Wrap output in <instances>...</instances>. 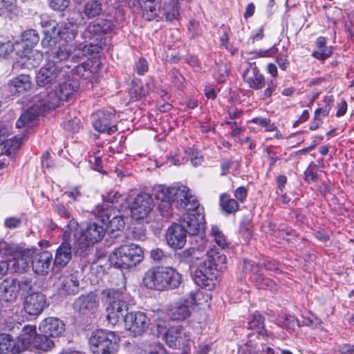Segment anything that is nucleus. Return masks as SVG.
<instances>
[{"label": "nucleus", "mask_w": 354, "mask_h": 354, "mask_svg": "<svg viewBox=\"0 0 354 354\" xmlns=\"http://www.w3.org/2000/svg\"><path fill=\"white\" fill-rule=\"evenodd\" d=\"M219 204L222 210L227 214L234 213L239 209L238 202L230 198L227 194H222L220 196Z\"/></svg>", "instance_id": "nucleus-42"}, {"label": "nucleus", "mask_w": 354, "mask_h": 354, "mask_svg": "<svg viewBox=\"0 0 354 354\" xmlns=\"http://www.w3.org/2000/svg\"><path fill=\"white\" fill-rule=\"evenodd\" d=\"M18 280L7 277L0 283V299L8 303H14L19 295Z\"/></svg>", "instance_id": "nucleus-18"}, {"label": "nucleus", "mask_w": 354, "mask_h": 354, "mask_svg": "<svg viewBox=\"0 0 354 354\" xmlns=\"http://www.w3.org/2000/svg\"><path fill=\"white\" fill-rule=\"evenodd\" d=\"M57 23L55 21L48 20L42 22V26L46 29L44 32L45 37L41 40V44L45 48H49L55 43V39L57 37L55 30H56Z\"/></svg>", "instance_id": "nucleus-32"}, {"label": "nucleus", "mask_w": 354, "mask_h": 354, "mask_svg": "<svg viewBox=\"0 0 354 354\" xmlns=\"http://www.w3.org/2000/svg\"><path fill=\"white\" fill-rule=\"evenodd\" d=\"M88 44H85L82 48V53L84 55H92L100 53L105 46V39H96L93 38L91 40H86Z\"/></svg>", "instance_id": "nucleus-40"}, {"label": "nucleus", "mask_w": 354, "mask_h": 354, "mask_svg": "<svg viewBox=\"0 0 354 354\" xmlns=\"http://www.w3.org/2000/svg\"><path fill=\"white\" fill-rule=\"evenodd\" d=\"M143 257L141 247L134 243H126L115 248L111 253L109 260L115 268L128 269L140 263Z\"/></svg>", "instance_id": "nucleus-5"}, {"label": "nucleus", "mask_w": 354, "mask_h": 354, "mask_svg": "<svg viewBox=\"0 0 354 354\" xmlns=\"http://www.w3.org/2000/svg\"><path fill=\"white\" fill-rule=\"evenodd\" d=\"M120 337L114 332L103 329L92 333L89 344L94 354H114L118 349Z\"/></svg>", "instance_id": "nucleus-7"}, {"label": "nucleus", "mask_w": 354, "mask_h": 354, "mask_svg": "<svg viewBox=\"0 0 354 354\" xmlns=\"http://www.w3.org/2000/svg\"><path fill=\"white\" fill-rule=\"evenodd\" d=\"M19 287V292L28 293L32 288V281L30 278H23L21 281H18Z\"/></svg>", "instance_id": "nucleus-56"}, {"label": "nucleus", "mask_w": 354, "mask_h": 354, "mask_svg": "<svg viewBox=\"0 0 354 354\" xmlns=\"http://www.w3.org/2000/svg\"><path fill=\"white\" fill-rule=\"evenodd\" d=\"M102 294L107 298L106 322L114 326L123 320L127 329L134 335H142L149 327V319L145 313L137 311L125 315L129 309V295L123 291L106 289Z\"/></svg>", "instance_id": "nucleus-1"}, {"label": "nucleus", "mask_w": 354, "mask_h": 354, "mask_svg": "<svg viewBox=\"0 0 354 354\" xmlns=\"http://www.w3.org/2000/svg\"><path fill=\"white\" fill-rule=\"evenodd\" d=\"M102 203H109V204L113 205V207H114L115 209H117V210H121L125 207L124 202L126 201V197L118 192L110 191L107 192L106 195L102 196Z\"/></svg>", "instance_id": "nucleus-37"}, {"label": "nucleus", "mask_w": 354, "mask_h": 354, "mask_svg": "<svg viewBox=\"0 0 354 354\" xmlns=\"http://www.w3.org/2000/svg\"><path fill=\"white\" fill-rule=\"evenodd\" d=\"M59 83V91L62 94V97L67 101L76 93L80 87V83L75 77H71V74L62 77V80Z\"/></svg>", "instance_id": "nucleus-23"}, {"label": "nucleus", "mask_w": 354, "mask_h": 354, "mask_svg": "<svg viewBox=\"0 0 354 354\" xmlns=\"http://www.w3.org/2000/svg\"><path fill=\"white\" fill-rule=\"evenodd\" d=\"M239 234L245 243L249 242L252 237V226L249 221H242L240 224Z\"/></svg>", "instance_id": "nucleus-50"}, {"label": "nucleus", "mask_w": 354, "mask_h": 354, "mask_svg": "<svg viewBox=\"0 0 354 354\" xmlns=\"http://www.w3.org/2000/svg\"><path fill=\"white\" fill-rule=\"evenodd\" d=\"M105 234V227L104 225H98L95 222L88 221L86 223L85 231L82 234L91 243H97L102 240Z\"/></svg>", "instance_id": "nucleus-28"}, {"label": "nucleus", "mask_w": 354, "mask_h": 354, "mask_svg": "<svg viewBox=\"0 0 354 354\" xmlns=\"http://www.w3.org/2000/svg\"><path fill=\"white\" fill-rule=\"evenodd\" d=\"M39 330L40 333H44L51 337H56L64 332L65 324L58 318L47 317L40 323Z\"/></svg>", "instance_id": "nucleus-21"}, {"label": "nucleus", "mask_w": 354, "mask_h": 354, "mask_svg": "<svg viewBox=\"0 0 354 354\" xmlns=\"http://www.w3.org/2000/svg\"><path fill=\"white\" fill-rule=\"evenodd\" d=\"M239 167V163L236 161H234L232 160H227L223 162L221 165V175L225 176L230 173V169L232 167L237 168Z\"/></svg>", "instance_id": "nucleus-57"}, {"label": "nucleus", "mask_w": 354, "mask_h": 354, "mask_svg": "<svg viewBox=\"0 0 354 354\" xmlns=\"http://www.w3.org/2000/svg\"><path fill=\"white\" fill-rule=\"evenodd\" d=\"M68 220V223L65 226L64 234V236L65 238L70 236V234L73 232L74 235H76V232L78 230V223L74 219L72 216Z\"/></svg>", "instance_id": "nucleus-55"}, {"label": "nucleus", "mask_w": 354, "mask_h": 354, "mask_svg": "<svg viewBox=\"0 0 354 354\" xmlns=\"http://www.w3.org/2000/svg\"><path fill=\"white\" fill-rule=\"evenodd\" d=\"M62 94L57 91H50L43 100L44 109L46 110L55 109L58 107L62 101H64Z\"/></svg>", "instance_id": "nucleus-39"}, {"label": "nucleus", "mask_w": 354, "mask_h": 354, "mask_svg": "<svg viewBox=\"0 0 354 354\" xmlns=\"http://www.w3.org/2000/svg\"><path fill=\"white\" fill-rule=\"evenodd\" d=\"M161 0H153L149 3H141L140 6L142 11V17L151 21L158 16L161 8Z\"/></svg>", "instance_id": "nucleus-34"}, {"label": "nucleus", "mask_w": 354, "mask_h": 354, "mask_svg": "<svg viewBox=\"0 0 354 354\" xmlns=\"http://www.w3.org/2000/svg\"><path fill=\"white\" fill-rule=\"evenodd\" d=\"M68 66H61L47 60L46 63L39 69L36 76L37 84L39 86L57 84L67 75Z\"/></svg>", "instance_id": "nucleus-9"}, {"label": "nucleus", "mask_w": 354, "mask_h": 354, "mask_svg": "<svg viewBox=\"0 0 354 354\" xmlns=\"http://www.w3.org/2000/svg\"><path fill=\"white\" fill-rule=\"evenodd\" d=\"M243 80L249 84L250 87L255 89L261 88L265 84L264 77L259 74L256 67L246 69L243 74Z\"/></svg>", "instance_id": "nucleus-31"}, {"label": "nucleus", "mask_w": 354, "mask_h": 354, "mask_svg": "<svg viewBox=\"0 0 354 354\" xmlns=\"http://www.w3.org/2000/svg\"><path fill=\"white\" fill-rule=\"evenodd\" d=\"M92 213L105 225V224H107V222L110 221L113 215L117 213V209H115L113 205L109 203H102L96 205L92 210Z\"/></svg>", "instance_id": "nucleus-29"}, {"label": "nucleus", "mask_w": 354, "mask_h": 354, "mask_svg": "<svg viewBox=\"0 0 354 354\" xmlns=\"http://www.w3.org/2000/svg\"><path fill=\"white\" fill-rule=\"evenodd\" d=\"M265 268L254 264L253 261L243 260V270L250 274V279L254 283L258 289L264 290L266 282L264 278Z\"/></svg>", "instance_id": "nucleus-20"}, {"label": "nucleus", "mask_w": 354, "mask_h": 354, "mask_svg": "<svg viewBox=\"0 0 354 354\" xmlns=\"http://www.w3.org/2000/svg\"><path fill=\"white\" fill-rule=\"evenodd\" d=\"M207 255L195 270L194 280L198 286L211 290L216 286L219 271L225 268L226 257L215 247L209 248Z\"/></svg>", "instance_id": "nucleus-3"}, {"label": "nucleus", "mask_w": 354, "mask_h": 354, "mask_svg": "<svg viewBox=\"0 0 354 354\" xmlns=\"http://www.w3.org/2000/svg\"><path fill=\"white\" fill-rule=\"evenodd\" d=\"M103 12V5L100 0H88L86 1L81 11L83 19H91L99 17Z\"/></svg>", "instance_id": "nucleus-30"}, {"label": "nucleus", "mask_w": 354, "mask_h": 354, "mask_svg": "<svg viewBox=\"0 0 354 354\" xmlns=\"http://www.w3.org/2000/svg\"><path fill=\"white\" fill-rule=\"evenodd\" d=\"M94 243H91L82 235L76 241L75 243V254L81 257H86L91 252Z\"/></svg>", "instance_id": "nucleus-41"}, {"label": "nucleus", "mask_w": 354, "mask_h": 354, "mask_svg": "<svg viewBox=\"0 0 354 354\" xmlns=\"http://www.w3.org/2000/svg\"><path fill=\"white\" fill-rule=\"evenodd\" d=\"M71 0H49V5L54 10L62 11L70 5Z\"/></svg>", "instance_id": "nucleus-54"}, {"label": "nucleus", "mask_w": 354, "mask_h": 354, "mask_svg": "<svg viewBox=\"0 0 354 354\" xmlns=\"http://www.w3.org/2000/svg\"><path fill=\"white\" fill-rule=\"evenodd\" d=\"M155 198L158 202L160 213L165 218H169L173 214V203L178 207L194 212L199 207L198 201L189 194L187 187H167L158 185L153 189Z\"/></svg>", "instance_id": "nucleus-2"}, {"label": "nucleus", "mask_w": 354, "mask_h": 354, "mask_svg": "<svg viewBox=\"0 0 354 354\" xmlns=\"http://www.w3.org/2000/svg\"><path fill=\"white\" fill-rule=\"evenodd\" d=\"M276 181L277 185V194L279 195L280 193L282 194L283 192L285 185L287 183V178L283 175H279L276 178Z\"/></svg>", "instance_id": "nucleus-64"}, {"label": "nucleus", "mask_w": 354, "mask_h": 354, "mask_svg": "<svg viewBox=\"0 0 354 354\" xmlns=\"http://www.w3.org/2000/svg\"><path fill=\"white\" fill-rule=\"evenodd\" d=\"M210 236L221 249H224L227 246L225 236L217 226L212 227Z\"/></svg>", "instance_id": "nucleus-49"}, {"label": "nucleus", "mask_w": 354, "mask_h": 354, "mask_svg": "<svg viewBox=\"0 0 354 354\" xmlns=\"http://www.w3.org/2000/svg\"><path fill=\"white\" fill-rule=\"evenodd\" d=\"M114 115L111 113L103 111H97L93 115V126L100 133H107L111 135L118 130L115 124H112L111 120Z\"/></svg>", "instance_id": "nucleus-17"}, {"label": "nucleus", "mask_w": 354, "mask_h": 354, "mask_svg": "<svg viewBox=\"0 0 354 354\" xmlns=\"http://www.w3.org/2000/svg\"><path fill=\"white\" fill-rule=\"evenodd\" d=\"M38 117V112L37 109L31 107L25 111L16 122L17 128H23L25 127H31L33 122Z\"/></svg>", "instance_id": "nucleus-38"}, {"label": "nucleus", "mask_w": 354, "mask_h": 354, "mask_svg": "<svg viewBox=\"0 0 354 354\" xmlns=\"http://www.w3.org/2000/svg\"><path fill=\"white\" fill-rule=\"evenodd\" d=\"M125 225L124 217L120 214V210H117V213L110 219V221L105 224V227L107 229H110L111 231H120Z\"/></svg>", "instance_id": "nucleus-45"}, {"label": "nucleus", "mask_w": 354, "mask_h": 354, "mask_svg": "<svg viewBox=\"0 0 354 354\" xmlns=\"http://www.w3.org/2000/svg\"><path fill=\"white\" fill-rule=\"evenodd\" d=\"M24 310L29 315L38 316L48 307L47 299L41 292L28 294L24 299Z\"/></svg>", "instance_id": "nucleus-13"}, {"label": "nucleus", "mask_w": 354, "mask_h": 354, "mask_svg": "<svg viewBox=\"0 0 354 354\" xmlns=\"http://www.w3.org/2000/svg\"><path fill=\"white\" fill-rule=\"evenodd\" d=\"M333 54V47L317 48L313 53V56L319 60H325Z\"/></svg>", "instance_id": "nucleus-51"}, {"label": "nucleus", "mask_w": 354, "mask_h": 354, "mask_svg": "<svg viewBox=\"0 0 354 354\" xmlns=\"http://www.w3.org/2000/svg\"><path fill=\"white\" fill-rule=\"evenodd\" d=\"M113 26V23L109 19H97L87 26L83 32L82 37L85 40H91L93 38L105 39L103 36L112 31Z\"/></svg>", "instance_id": "nucleus-12"}, {"label": "nucleus", "mask_w": 354, "mask_h": 354, "mask_svg": "<svg viewBox=\"0 0 354 354\" xmlns=\"http://www.w3.org/2000/svg\"><path fill=\"white\" fill-rule=\"evenodd\" d=\"M154 207L152 196L146 192L138 194L130 205L131 217L136 220L146 218Z\"/></svg>", "instance_id": "nucleus-10"}, {"label": "nucleus", "mask_w": 354, "mask_h": 354, "mask_svg": "<svg viewBox=\"0 0 354 354\" xmlns=\"http://www.w3.org/2000/svg\"><path fill=\"white\" fill-rule=\"evenodd\" d=\"M55 32L57 37L68 42L76 37L77 33V26L73 22L68 21L58 28L56 27Z\"/></svg>", "instance_id": "nucleus-33"}, {"label": "nucleus", "mask_w": 354, "mask_h": 354, "mask_svg": "<svg viewBox=\"0 0 354 354\" xmlns=\"http://www.w3.org/2000/svg\"><path fill=\"white\" fill-rule=\"evenodd\" d=\"M165 239L167 245L174 249L183 248L187 241V233L178 223H172L167 230Z\"/></svg>", "instance_id": "nucleus-16"}, {"label": "nucleus", "mask_w": 354, "mask_h": 354, "mask_svg": "<svg viewBox=\"0 0 354 354\" xmlns=\"http://www.w3.org/2000/svg\"><path fill=\"white\" fill-rule=\"evenodd\" d=\"M18 354L21 351L17 348V341L9 334H0V354Z\"/></svg>", "instance_id": "nucleus-35"}, {"label": "nucleus", "mask_w": 354, "mask_h": 354, "mask_svg": "<svg viewBox=\"0 0 354 354\" xmlns=\"http://www.w3.org/2000/svg\"><path fill=\"white\" fill-rule=\"evenodd\" d=\"M54 287L61 297H66L79 292L80 283L77 277L73 274H62L55 283Z\"/></svg>", "instance_id": "nucleus-14"}, {"label": "nucleus", "mask_w": 354, "mask_h": 354, "mask_svg": "<svg viewBox=\"0 0 354 354\" xmlns=\"http://www.w3.org/2000/svg\"><path fill=\"white\" fill-rule=\"evenodd\" d=\"M194 252L193 248L186 249L178 253V257L180 261L189 262L192 261Z\"/></svg>", "instance_id": "nucleus-63"}, {"label": "nucleus", "mask_w": 354, "mask_h": 354, "mask_svg": "<svg viewBox=\"0 0 354 354\" xmlns=\"http://www.w3.org/2000/svg\"><path fill=\"white\" fill-rule=\"evenodd\" d=\"M164 15L169 21H172L177 18L179 15L177 3L171 1L166 4L163 8Z\"/></svg>", "instance_id": "nucleus-48"}, {"label": "nucleus", "mask_w": 354, "mask_h": 354, "mask_svg": "<svg viewBox=\"0 0 354 354\" xmlns=\"http://www.w3.org/2000/svg\"><path fill=\"white\" fill-rule=\"evenodd\" d=\"M156 330L157 337H162L171 348L185 347L189 345V336L182 326H177L167 328L165 323L162 322L156 324Z\"/></svg>", "instance_id": "nucleus-8"}, {"label": "nucleus", "mask_w": 354, "mask_h": 354, "mask_svg": "<svg viewBox=\"0 0 354 354\" xmlns=\"http://www.w3.org/2000/svg\"><path fill=\"white\" fill-rule=\"evenodd\" d=\"M88 63H82L75 66L73 69L68 71V73L71 74V77H74V75L80 77L83 79H88L91 76V71L88 68Z\"/></svg>", "instance_id": "nucleus-46"}, {"label": "nucleus", "mask_w": 354, "mask_h": 354, "mask_svg": "<svg viewBox=\"0 0 354 354\" xmlns=\"http://www.w3.org/2000/svg\"><path fill=\"white\" fill-rule=\"evenodd\" d=\"M150 257L155 261L160 262L167 258L166 253L160 248H154L151 250Z\"/></svg>", "instance_id": "nucleus-59"}, {"label": "nucleus", "mask_w": 354, "mask_h": 354, "mask_svg": "<svg viewBox=\"0 0 354 354\" xmlns=\"http://www.w3.org/2000/svg\"><path fill=\"white\" fill-rule=\"evenodd\" d=\"M72 247L69 242L64 241L57 248L53 264L55 266L63 268L66 266L72 259Z\"/></svg>", "instance_id": "nucleus-27"}, {"label": "nucleus", "mask_w": 354, "mask_h": 354, "mask_svg": "<svg viewBox=\"0 0 354 354\" xmlns=\"http://www.w3.org/2000/svg\"><path fill=\"white\" fill-rule=\"evenodd\" d=\"M53 255L46 250L36 252L32 257V267L35 273L46 274L50 270Z\"/></svg>", "instance_id": "nucleus-19"}, {"label": "nucleus", "mask_w": 354, "mask_h": 354, "mask_svg": "<svg viewBox=\"0 0 354 354\" xmlns=\"http://www.w3.org/2000/svg\"><path fill=\"white\" fill-rule=\"evenodd\" d=\"M196 303L195 293L191 292L189 295L180 299L171 305L168 310V315L176 321L185 320L191 315V308Z\"/></svg>", "instance_id": "nucleus-11"}, {"label": "nucleus", "mask_w": 354, "mask_h": 354, "mask_svg": "<svg viewBox=\"0 0 354 354\" xmlns=\"http://www.w3.org/2000/svg\"><path fill=\"white\" fill-rule=\"evenodd\" d=\"M37 328L34 325H26L23 327L21 332L17 341V348L21 353L28 349L33 345L35 337L37 336Z\"/></svg>", "instance_id": "nucleus-22"}, {"label": "nucleus", "mask_w": 354, "mask_h": 354, "mask_svg": "<svg viewBox=\"0 0 354 354\" xmlns=\"http://www.w3.org/2000/svg\"><path fill=\"white\" fill-rule=\"evenodd\" d=\"M14 50L12 43L10 41H0V57H5L9 55Z\"/></svg>", "instance_id": "nucleus-60"}, {"label": "nucleus", "mask_w": 354, "mask_h": 354, "mask_svg": "<svg viewBox=\"0 0 354 354\" xmlns=\"http://www.w3.org/2000/svg\"><path fill=\"white\" fill-rule=\"evenodd\" d=\"M73 49V46L68 44L51 48L46 53V60L56 64L65 61L70 57Z\"/></svg>", "instance_id": "nucleus-26"}, {"label": "nucleus", "mask_w": 354, "mask_h": 354, "mask_svg": "<svg viewBox=\"0 0 354 354\" xmlns=\"http://www.w3.org/2000/svg\"><path fill=\"white\" fill-rule=\"evenodd\" d=\"M54 346L55 343L51 339V337L44 334V333H41L40 334H37L35 337V341L33 342L32 347L38 351L48 352L52 350Z\"/></svg>", "instance_id": "nucleus-36"}, {"label": "nucleus", "mask_w": 354, "mask_h": 354, "mask_svg": "<svg viewBox=\"0 0 354 354\" xmlns=\"http://www.w3.org/2000/svg\"><path fill=\"white\" fill-rule=\"evenodd\" d=\"M304 179L308 183L316 182L318 180L317 166L310 165L304 172Z\"/></svg>", "instance_id": "nucleus-52"}, {"label": "nucleus", "mask_w": 354, "mask_h": 354, "mask_svg": "<svg viewBox=\"0 0 354 354\" xmlns=\"http://www.w3.org/2000/svg\"><path fill=\"white\" fill-rule=\"evenodd\" d=\"M97 304V295L91 292L78 297L74 302V308L80 313L85 314L95 310Z\"/></svg>", "instance_id": "nucleus-24"}, {"label": "nucleus", "mask_w": 354, "mask_h": 354, "mask_svg": "<svg viewBox=\"0 0 354 354\" xmlns=\"http://www.w3.org/2000/svg\"><path fill=\"white\" fill-rule=\"evenodd\" d=\"M249 329H255L258 334L264 336L266 330L264 329V318L258 313H254L248 322Z\"/></svg>", "instance_id": "nucleus-43"}, {"label": "nucleus", "mask_w": 354, "mask_h": 354, "mask_svg": "<svg viewBox=\"0 0 354 354\" xmlns=\"http://www.w3.org/2000/svg\"><path fill=\"white\" fill-rule=\"evenodd\" d=\"M64 194L73 199V201H77L82 196V194L78 187H73L64 192Z\"/></svg>", "instance_id": "nucleus-62"}, {"label": "nucleus", "mask_w": 354, "mask_h": 354, "mask_svg": "<svg viewBox=\"0 0 354 354\" xmlns=\"http://www.w3.org/2000/svg\"><path fill=\"white\" fill-rule=\"evenodd\" d=\"M135 71L138 75H143L148 70V64L146 59H140L139 61L136 64L134 67Z\"/></svg>", "instance_id": "nucleus-61"}, {"label": "nucleus", "mask_w": 354, "mask_h": 354, "mask_svg": "<svg viewBox=\"0 0 354 354\" xmlns=\"http://www.w3.org/2000/svg\"><path fill=\"white\" fill-rule=\"evenodd\" d=\"M22 220L21 218L12 216L6 218L4 221V226L8 229H15L21 224Z\"/></svg>", "instance_id": "nucleus-58"}, {"label": "nucleus", "mask_w": 354, "mask_h": 354, "mask_svg": "<svg viewBox=\"0 0 354 354\" xmlns=\"http://www.w3.org/2000/svg\"><path fill=\"white\" fill-rule=\"evenodd\" d=\"M276 322L279 326L285 327L291 330H295L297 328L300 326L299 321L291 315H279L277 317Z\"/></svg>", "instance_id": "nucleus-44"}, {"label": "nucleus", "mask_w": 354, "mask_h": 354, "mask_svg": "<svg viewBox=\"0 0 354 354\" xmlns=\"http://www.w3.org/2000/svg\"><path fill=\"white\" fill-rule=\"evenodd\" d=\"M55 212L61 217L65 219H70L71 214L67 207L62 203H55L53 205Z\"/></svg>", "instance_id": "nucleus-53"}, {"label": "nucleus", "mask_w": 354, "mask_h": 354, "mask_svg": "<svg viewBox=\"0 0 354 354\" xmlns=\"http://www.w3.org/2000/svg\"><path fill=\"white\" fill-rule=\"evenodd\" d=\"M179 225L185 230L187 234L196 235L205 229V215L200 212L187 213L184 214Z\"/></svg>", "instance_id": "nucleus-15"}, {"label": "nucleus", "mask_w": 354, "mask_h": 354, "mask_svg": "<svg viewBox=\"0 0 354 354\" xmlns=\"http://www.w3.org/2000/svg\"><path fill=\"white\" fill-rule=\"evenodd\" d=\"M23 46L28 50V55L21 57L19 59L14 62L12 70L17 71L19 68H30L37 66L42 59V54L37 51H33L32 48L37 44L39 41V36L37 30L30 29L24 31L22 34Z\"/></svg>", "instance_id": "nucleus-6"}, {"label": "nucleus", "mask_w": 354, "mask_h": 354, "mask_svg": "<svg viewBox=\"0 0 354 354\" xmlns=\"http://www.w3.org/2000/svg\"><path fill=\"white\" fill-rule=\"evenodd\" d=\"M333 96H326L324 100L325 105L315 111V119L327 116L333 105Z\"/></svg>", "instance_id": "nucleus-47"}, {"label": "nucleus", "mask_w": 354, "mask_h": 354, "mask_svg": "<svg viewBox=\"0 0 354 354\" xmlns=\"http://www.w3.org/2000/svg\"><path fill=\"white\" fill-rule=\"evenodd\" d=\"M182 275L171 267L153 266L144 274L142 283L151 290L163 291L180 286Z\"/></svg>", "instance_id": "nucleus-4"}, {"label": "nucleus", "mask_w": 354, "mask_h": 354, "mask_svg": "<svg viewBox=\"0 0 354 354\" xmlns=\"http://www.w3.org/2000/svg\"><path fill=\"white\" fill-rule=\"evenodd\" d=\"M7 86L12 93H23L30 89L32 86L31 77L29 75L20 74L9 80Z\"/></svg>", "instance_id": "nucleus-25"}]
</instances>
